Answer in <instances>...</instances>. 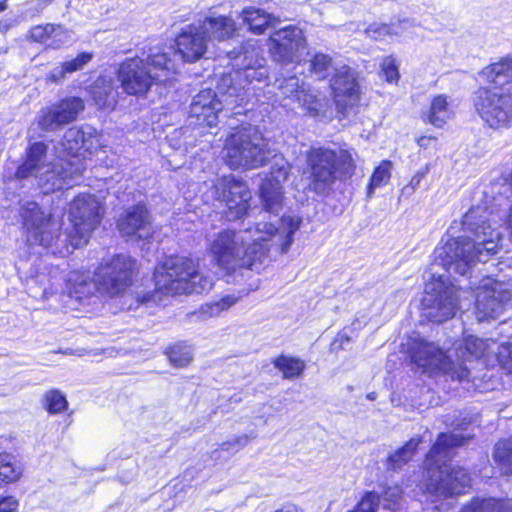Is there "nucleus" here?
Wrapping results in <instances>:
<instances>
[{
	"instance_id": "f257e3e1",
	"label": "nucleus",
	"mask_w": 512,
	"mask_h": 512,
	"mask_svg": "<svg viewBox=\"0 0 512 512\" xmlns=\"http://www.w3.org/2000/svg\"><path fill=\"white\" fill-rule=\"evenodd\" d=\"M261 215L253 227L245 230H223L210 245V252L217 265L228 274L242 270L258 269L268 257L286 253L293 243V236L300 228L299 219L284 217L281 226L266 222Z\"/></svg>"
},
{
	"instance_id": "f03ea898",
	"label": "nucleus",
	"mask_w": 512,
	"mask_h": 512,
	"mask_svg": "<svg viewBox=\"0 0 512 512\" xmlns=\"http://www.w3.org/2000/svg\"><path fill=\"white\" fill-rule=\"evenodd\" d=\"M101 205L95 196L80 194L69 205L71 229L62 237L60 225L50 214H46L34 201H27L21 207L26 242L51 250L53 254L66 255L72 249L86 244L100 223Z\"/></svg>"
},
{
	"instance_id": "7ed1b4c3",
	"label": "nucleus",
	"mask_w": 512,
	"mask_h": 512,
	"mask_svg": "<svg viewBox=\"0 0 512 512\" xmlns=\"http://www.w3.org/2000/svg\"><path fill=\"white\" fill-rule=\"evenodd\" d=\"M493 212L487 206H473L464 215L462 225L471 236L449 238L436 247L435 261L448 272L467 273L475 262H486L498 252L501 235L495 227Z\"/></svg>"
},
{
	"instance_id": "20e7f679",
	"label": "nucleus",
	"mask_w": 512,
	"mask_h": 512,
	"mask_svg": "<svg viewBox=\"0 0 512 512\" xmlns=\"http://www.w3.org/2000/svg\"><path fill=\"white\" fill-rule=\"evenodd\" d=\"M212 287V279L201 272L198 261L174 256L155 267L154 290L138 295V300L142 303H161L177 295L208 292Z\"/></svg>"
},
{
	"instance_id": "39448f33",
	"label": "nucleus",
	"mask_w": 512,
	"mask_h": 512,
	"mask_svg": "<svg viewBox=\"0 0 512 512\" xmlns=\"http://www.w3.org/2000/svg\"><path fill=\"white\" fill-rule=\"evenodd\" d=\"M228 57L232 60L233 71L221 77L217 84L220 95L228 105H243L247 98V84L263 82L268 76L265 58L256 43L247 41L239 52L231 51Z\"/></svg>"
},
{
	"instance_id": "423d86ee",
	"label": "nucleus",
	"mask_w": 512,
	"mask_h": 512,
	"mask_svg": "<svg viewBox=\"0 0 512 512\" xmlns=\"http://www.w3.org/2000/svg\"><path fill=\"white\" fill-rule=\"evenodd\" d=\"M168 52H151L147 59L128 58L117 72L123 91L129 95H144L153 84L169 82L177 72V65Z\"/></svg>"
},
{
	"instance_id": "0eeeda50",
	"label": "nucleus",
	"mask_w": 512,
	"mask_h": 512,
	"mask_svg": "<svg viewBox=\"0 0 512 512\" xmlns=\"http://www.w3.org/2000/svg\"><path fill=\"white\" fill-rule=\"evenodd\" d=\"M468 438L457 433H442L427 454V461L437 466L438 475H432L427 490L441 496L461 494L471 485L470 475L461 467L448 468L444 464L454 447L461 446Z\"/></svg>"
},
{
	"instance_id": "6e6552de",
	"label": "nucleus",
	"mask_w": 512,
	"mask_h": 512,
	"mask_svg": "<svg viewBox=\"0 0 512 512\" xmlns=\"http://www.w3.org/2000/svg\"><path fill=\"white\" fill-rule=\"evenodd\" d=\"M308 174V188L317 194H326L332 189L337 171L342 174H351L354 161L349 151L340 149L334 151L323 147H313L306 155Z\"/></svg>"
},
{
	"instance_id": "1a4fd4ad",
	"label": "nucleus",
	"mask_w": 512,
	"mask_h": 512,
	"mask_svg": "<svg viewBox=\"0 0 512 512\" xmlns=\"http://www.w3.org/2000/svg\"><path fill=\"white\" fill-rule=\"evenodd\" d=\"M266 146L261 132L244 127L227 137L222 151L223 159L231 169H256L275 156Z\"/></svg>"
},
{
	"instance_id": "9d476101",
	"label": "nucleus",
	"mask_w": 512,
	"mask_h": 512,
	"mask_svg": "<svg viewBox=\"0 0 512 512\" xmlns=\"http://www.w3.org/2000/svg\"><path fill=\"white\" fill-rule=\"evenodd\" d=\"M47 145L43 142L31 144L27 150L25 162L19 166L16 176L19 179L33 177L44 194L70 185L68 169L60 159L53 163L47 160Z\"/></svg>"
},
{
	"instance_id": "9b49d317",
	"label": "nucleus",
	"mask_w": 512,
	"mask_h": 512,
	"mask_svg": "<svg viewBox=\"0 0 512 512\" xmlns=\"http://www.w3.org/2000/svg\"><path fill=\"white\" fill-rule=\"evenodd\" d=\"M411 361L430 376L445 375L453 380L468 378L469 370L463 363L455 364L438 345L423 338L414 339L409 347Z\"/></svg>"
},
{
	"instance_id": "f8f14e48",
	"label": "nucleus",
	"mask_w": 512,
	"mask_h": 512,
	"mask_svg": "<svg viewBox=\"0 0 512 512\" xmlns=\"http://www.w3.org/2000/svg\"><path fill=\"white\" fill-rule=\"evenodd\" d=\"M136 271V261L126 254L103 258L94 277L97 291L113 298L122 295L131 285Z\"/></svg>"
},
{
	"instance_id": "ddd939ff",
	"label": "nucleus",
	"mask_w": 512,
	"mask_h": 512,
	"mask_svg": "<svg viewBox=\"0 0 512 512\" xmlns=\"http://www.w3.org/2000/svg\"><path fill=\"white\" fill-rule=\"evenodd\" d=\"M60 145L63 153L59 155L60 161L64 163L65 168L68 169L69 177L74 181L86 169L84 157L81 156L80 151L84 150L92 153L101 146V143L96 129L91 126H84L69 128L65 132Z\"/></svg>"
},
{
	"instance_id": "4468645a",
	"label": "nucleus",
	"mask_w": 512,
	"mask_h": 512,
	"mask_svg": "<svg viewBox=\"0 0 512 512\" xmlns=\"http://www.w3.org/2000/svg\"><path fill=\"white\" fill-rule=\"evenodd\" d=\"M290 172L291 165L289 162L283 156L275 155L273 157L271 171L263 178L259 187V198L262 207L266 213L274 214L272 223H275L276 226H281L278 220H281L282 217L277 218V215L284 205L283 183L287 181ZM284 217H293L299 219L301 222V219L296 216L284 215L283 218ZM269 222H271V220Z\"/></svg>"
},
{
	"instance_id": "2eb2a0df",
	"label": "nucleus",
	"mask_w": 512,
	"mask_h": 512,
	"mask_svg": "<svg viewBox=\"0 0 512 512\" xmlns=\"http://www.w3.org/2000/svg\"><path fill=\"white\" fill-rule=\"evenodd\" d=\"M474 107L489 127H507L512 122V89L479 88L475 93Z\"/></svg>"
},
{
	"instance_id": "dca6fc26",
	"label": "nucleus",
	"mask_w": 512,
	"mask_h": 512,
	"mask_svg": "<svg viewBox=\"0 0 512 512\" xmlns=\"http://www.w3.org/2000/svg\"><path fill=\"white\" fill-rule=\"evenodd\" d=\"M460 289L448 283L442 275L433 278L425 286L422 304L426 309L425 316L441 323L452 318L458 308L457 301Z\"/></svg>"
},
{
	"instance_id": "f3484780",
	"label": "nucleus",
	"mask_w": 512,
	"mask_h": 512,
	"mask_svg": "<svg viewBox=\"0 0 512 512\" xmlns=\"http://www.w3.org/2000/svg\"><path fill=\"white\" fill-rule=\"evenodd\" d=\"M512 300V285L508 282L486 278L481 281L476 294L478 321L497 318Z\"/></svg>"
},
{
	"instance_id": "a211bd4d",
	"label": "nucleus",
	"mask_w": 512,
	"mask_h": 512,
	"mask_svg": "<svg viewBox=\"0 0 512 512\" xmlns=\"http://www.w3.org/2000/svg\"><path fill=\"white\" fill-rule=\"evenodd\" d=\"M212 195L216 200L225 203L230 219H240L250 209L251 192L246 182L234 175L218 178L212 187Z\"/></svg>"
},
{
	"instance_id": "6ab92c4d",
	"label": "nucleus",
	"mask_w": 512,
	"mask_h": 512,
	"mask_svg": "<svg viewBox=\"0 0 512 512\" xmlns=\"http://www.w3.org/2000/svg\"><path fill=\"white\" fill-rule=\"evenodd\" d=\"M306 50L307 42L303 31L296 26L284 27L270 36V54L278 63L299 62Z\"/></svg>"
},
{
	"instance_id": "aec40b11",
	"label": "nucleus",
	"mask_w": 512,
	"mask_h": 512,
	"mask_svg": "<svg viewBox=\"0 0 512 512\" xmlns=\"http://www.w3.org/2000/svg\"><path fill=\"white\" fill-rule=\"evenodd\" d=\"M226 106L235 108L238 105H228L224 98L211 89H204L195 95L190 104L188 116L189 125L195 127L208 126L214 127L218 122V113Z\"/></svg>"
},
{
	"instance_id": "412c9836",
	"label": "nucleus",
	"mask_w": 512,
	"mask_h": 512,
	"mask_svg": "<svg viewBox=\"0 0 512 512\" xmlns=\"http://www.w3.org/2000/svg\"><path fill=\"white\" fill-rule=\"evenodd\" d=\"M85 108L80 97H67L43 108L38 116V125L44 131H56L75 121Z\"/></svg>"
},
{
	"instance_id": "4be33fe9",
	"label": "nucleus",
	"mask_w": 512,
	"mask_h": 512,
	"mask_svg": "<svg viewBox=\"0 0 512 512\" xmlns=\"http://www.w3.org/2000/svg\"><path fill=\"white\" fill-rule=\"evenodd\" d=\"M458 351L462 358H465L466 354L480 358L494 353L501 367L512 374V343L510 342L498 344L492 339H480L470 335L464 338Z\"/></svg>"
},
{
	"instance_id": "5701e85b",
	"label": "nucleus",
	"mask_w": 512,
	"mask_h": 512,
	"mask_svg": "<svg viewBox=\"0 0 512 512\" xmlns=\"http://www.w3.org/2000/svg\"><path fill=\"white\" fill-rule=\"evenodd\" d=\"M209 39L199 22L188 25L176 38L178 54L186 62L199 60L207 51Z\"/></svg>"
},
{
	"instance_id": "b1692460",
	"label": "nucleus",
	"mask_w": 512,
	"mask_h": 512,
	"mask_svg": "<svg viewBox=\"0 0 512 512\" xmlns=\"http://www.w3.org/2000/svg\"><path fill=\"white\" fill-rule=\"evenodd\" d=\"M335 75L331 80V88L336 105L341 109L352 107L359 100V86L356 74L348 66L335 68Z\"/></svg>"
},
{
	"instance_id": "393cba45",
	"label": "nucleus",
	"mask_w": 512,
	"mask_h": 512,
	"mask_svg": "<svg viewBox=\"0 0 512 512\" xmlns=\"http://www.w3.org/2000/svg\"><path fill=\"white\" fill-rule=\"evenodd\" d=\"M118 229L123 236H137L148 240L152 236L150 215L144 205L128 209L118 220Z\"/></svg>"
},
{
	"instance_id": "a878e982",
	"label": "nucleus",
	"mask_w": 512,
	"mask_h": 512,
	"mask_svg": "<svg viewBox=\"0 0 512 512\" xmlns=\"http://www.w3.org/2000/svg\"><path fill=\"white\" fill-rule=\"evenodd\" d=\"M209 41H227L234 37L237 24L231 16L209 13L203 20L198 21Z\"/></svg>"
},
{
	"instance_id": "bb28decb",
	"label": "nucleus",
	"mask_w": 512,
	"mask_h": 512,
	"mask_svg": "<svg viewBox=\"0 0 512 512\" xmlns=\"http://www.w3.org/2000/svg\"><path fill=\"white\" fill-rule=\"evenodd\" d=\"M479 75L485 82L495 86L512 83V54L497 58L485 66Z\"/></svg>"
},
{
	"instance_id": "cd10ccee",
	"label": "nucleus",
	"mask_w": 512,
	"mask_h": 512,
	"mask_svg": "<svg viewBox=\"0 0 512 512\" xmlns=\"http://www.w3.org/2000/svg\"><path fill=\"white\" fill-rule=\"evenodd\" d=\"M90 94L100 108L113 109L117 103V91L112 77H98L90 87Z\"/></svg>"
},
{
	"instance_id": "c85d7f7f",
	"label": "nucleus",
	"mask_w": 512,
	"mask_h": 512,
	"mask_svg": "<svg viewBox=\"0 0 512 512\" xmlns=\"http://www.w3.org/2000/svg\"><path fill=\"white\" fill-rule=\"evenodd\" d=\"M453 114L448 97L438 95L432 99L430 107L428 111L424 113L423 117L426 122L437 128H441L453 117Z\"/></svg>"
},
{
	"instance_id": "c756f323",
	"label": "nucleus",
	"mask_w": 512,
	"mask_h": 512,
	"mask_svg": "<svg viewBox=\"0 0 512 512\" xmlns=\"http://www.w3.org/2000/svg\"><path fill=\"white\" fill-rule=\"evenodd\" d=\"M97 291L95 279L91 281L87 275L73 272L69 278L68 293L70 298L82 303Z\"/></svg>"
},
{
	"instance_id": "7c9ffc66",
	"label": "nucleus",
	"mask_w": 512,
	"mask_h": 512,
	"mask_svg": "<svg viewBox=\"0 0 512 512\" xmlns=\"http://www.w3.org/2000/svg\"><path fill=\"white\" fill-rule=\"evenodd\" d=\"M411 27V23L408 20H399L395 23L381 24L372 23L366 30L365 34L374 40H384L386 37L402 36L404 32Z\"/></svg>"
},
{
	"instance_id": "2f4dec72",
	"label": "nucleus",
	"mask_w": 512,
	"mask_h": 512,
	"mask_svg": "<svg viewBox=\"0 0 512 512\" xmlns=\"http://www.w3.org/2000/svg\"><path fill=\"white\" fill-rule=\"evenodd\" d=\"M241 17L244 23L249 26V29L255 34H262L266 28L272 25L275 17L262 9L249 7L241 12Z\"/></svg>"
},
{
	"instance_id": "473e14b6",
	"label": "nucleus",
	"mask_w": 512,
	"mask_h": 512,
	"mask_svg": "<svg viewBox=\"0 0 512 512\" xmlns=\"http://www.w3.org/2000/svg\"><path fill=\"white\" fill-rule=\"evenodd\" d=\"M295 102L298 103L305 113L312 116L322 114L327 106V99L324 96L319 97V95L306 87L300 90V94H297Z\"/></svg>"
},
{
	"instance_id": "72a5a7b5",
	"label": "nucleus",
	"mask_w": 512,
	"mask_h": 512,
	"mask_svg": "<svg viewBox=\"0 0 512 512\" xmlns=\"http://www.w3.org/2000/svg\"><path fill=\"white\" fill-rule=\"evenodd\" d=\"M22 476V467L15 456L10 453H0V487L17 482Z\"/></svg>"
},
{
	"instance_id": "f704fd0d",
	"label": "nucleus",
	"mask_w": 512,
	"mask_h": 512,
	"mask_svg": "<svg viewBox=\"0 0 512 512\" xmlns=\"http://www.w3.org/2000/svg\"><path fill=\"white\" fill-rule=\"evenodd\" d=\"M462 512H512V499H475Z\"/></svg>"
},
{
	"instance_id": "c9c22d12",
	"label": "nucleus",
	"mask_w": 512,
	"mask_h": 512,
	"mask_svg": "<svg viewBox=\"0 0 512 512\" xmlns=\"http://www.w3.org/2000/svg\"><path fill=\"white\" fill-rule=\"evenodd\" d=\"M238 299V297L233 295H226L219 301L202 305L194 315L200 320H207L208 318L216 317L220 315L221 312L228 310L230 307L235 305Z\"/></svg>"
},
{
	"instance_id": "e433bc0d",
	"label": "nucleus",
	"mask_w": 512,
	"mask_h": 512,
	"mask_svg": "<svg viewBox=\"0 0 512 512\" xmlns=\"http://www.w3.org/2000/svg\"><path fill=\"white\" fill-rule=\"evenodd\" d=\"M493 459L503 474H512V439L496 443Z\"/></svg>"
},
{
	"instance_id": "4c0bfd02",
	"label": "nucleus",
	"mask_w": 512,
	"mask_h": 512,
	"mask_svg": "<svg viewBox=\"0 0 512 512\" xmlns=\"http://www.w3.org/2000/svg\"><path fill=\"white\" fill-rule=\"evenodd\" d=\"M273 363L283 373L285 379L298 378L305 369L304 361L293 357L280 356Z\"/></svg>"
},
{
	"instance_id": "58836bf2",
	"label": "nucleus",
	"mask_w": 512,
	"mask_h": 512,
	"mask_svg": "<svg viewBox=\"0 0 512 512\" xmlns=\"http://www.w3.org/2000/svg\"><path fill=\"white\" fill-rule=\"evenodd\" d=\"M420 442L421 439L419 438L409 440L402 448L389 456L387 460L388 467L393 470L400 469L413 457Z\"/></svg>"
},
{
	"instance_id": "ea45409f",
	"label": "nucleus",
	"mask_w": 512,
	"mask_h": 512,
	"mask_svg": "<svg viewBox=\"0 0 512 512\" xmlns=\"http://www.w3.org/2000/svg\"><path fill=\"white\" fill-rule=\"evenodd\" d=\"M393 164L391 161L384 160L375 168L368 186V197H371L374 189L379 188L388 183L391 177Z\"/></svg>"
},
{
	"instance_id": "a19ab883",
	"label": "nucleus",
	"mask_w": 512,
	"mask_h": 512,
	"mask_svg": "<svg viewBox=\"0 0 512 512\" xmlns=\"http://www.w3.org/2000/svg\"><path fill=\"white\" fill-rule=\"evenodd\" d=\"M43 402L45 409L51 414L61 413L68 405L66 397L57 389L47 391L44 395Z\"/></svg>"
},
{
	"instance_id": "79ce46f5",
	"label": "nucleus",
	"mask_w": 512,
	"mask_h": 512,
	"mask_svg": "<svg viewBox=\"0 0 512 512\" xmlns=\"http://www.w3.org/2000/svg\"><path fill=\"white\" fill-rule=\"evenodd\" d=\"M310 69L318 79L326 78L333 69L332 59L326 54L318 53L312 58Z\"/></svg>"
},
{
	"instance_id": "37998d69",
	"label": "nucleus",
	"mask_w": 512,
	"mask_h": 512,
	"mask_svg": "<svg viewBox=\"0 0 512 512\" xmlns=\"http://www.w3.org/2000/svg\"><path fill=\"white\" fill-rule=\"evenodd\" d=\"M380 505V495L375 491H366L357 505L347 512H377Z\"/></svg>"
},
{
	"instance_id": "c03bdc74",
	"label": "nucleus",
	"mask_w": 512,
	"mask_h": 512,
	"mask_svg": "<svg viewBox=\"0 0 512 512\" xmlns=\"http://www.w3.org/2000/svg\"><path fill=\"white\" fill-rule=\"evenodd\" d=\"M170 362L176 367H184L192 360V353L188 346L178 344L168 351Z\"/></svg>"
},
{
	"instance_id": "a18cd8bd",
	"label": "nucleus",
	"mask_w": 512,
	"mask_h": 512,
	"mask_svg": "<svg viewBox=\"0 0 512 512\" xmlns=\"http://www.w3.org/2000/svg\"><path fill=\"white\" fill-rule=\"evenodd\" d=\"M302 88H305V85L296 76H292L285 79L279 86L282 95L285 98L290 99L294 102L297 99V94H300V90Z\"/></svg>"
},
{
	"instance_id": "49530a36",
	"label": "nucleus",
	"mask_w": 512,
	"mask_h": 512,
	"mask_svg": "<svg viewBox=\"0 0 512 512\" xmlns=\"http://www.w3.org/2000/svg\"><path fill=\"white\" fill-rule=\"evenodd\" d=\"M403 491L400 486H387L384 487L380 495V500H383V507L386 509L394 510V506L401 500Z\"/></svg>"
},
{
	"instance_id": "de8ad7c7",
	"label": "nucleus",
	"mask_w": 512,
	"mask_h": 512,
	"mask_svg": "<svg viewBox=\"0 0 512 512\" xmlns=\"http://www.w3.org/2000/svg\"><path fill=\"white\" fill-rule=\"evenodd\" d=\"M73 32L61 25H54L53 33H51L49 47L58 49L72 40Z\"/></svg>"
},
{
	"instance_id": "09e8293b",
	"label": "nucleus",
	"mask_w": 512,
	"mask_h": 512,
	"mask_svg": "<svg viewBox=\"0 0 512 512\" xmlns=\"http://www.w3.org/2000/svg\"><path fill=\"white\" fill-rule=\"evenodd\" d=\"M93 58V54L89 52H83L76 58L63 62L65 69L68 74L82 70Z\"/></svg>"
},
{
	"instance_id": "8fccbe9b",
	"label": "nucleus",
	"mask_w": 512,
	"mask_h": 512,
	"mask_svg": "<svg viewBox=\"0 0 512 512\" xmlns=\"http://www.w3.org/2000/svg\"><path fill=\"white\" fill-rule=\"evenodd\" d=\"M54 24L35 26L30 31V38L35 42H48L53 33Z\"/></svg>"
},
{
	"instance_id": "3c124183",
	"label": "nucleus",
	"mask_w": 512,
	"mask_h": 512,
	"mask_svg": "<svg viewBox=\"0 0 512 512\" xmlns=\"http://www.w3.org/2000/svg\"><path fill=\"white\" fill-rule=\"evenodd\" d=\"M381 67L388 82L397 81L399 79V72L394 58H384Z\"/></svg>"
},
{
	"instance_id": "603ef678",
	"label": "nucleus",
	"mask_w": 512,
	"mask_h": 512,
	"mask_svg": "<svg viewBox=\"0 0 512 512\" xmlns=\"http://www.w3.org/2000/svg\"><path fill=\"white\" fill-rule=\"evenodd\" d=\"M19 501L14 496H0V512H16Z\"/></svg>"
},
{
	"instance_id": "864d4df0",
	"label": "nucleus",
	"mask_w": 512,
	"mask_h": 512,
	"mask_svg": "<svg viewBox=\"0 0 512 512\" xmlns=\"http://www.w3.org/2000/svg\"><path fill=\"white\" fill-rule=\"evenodd\" d=\"M67 74H68V72L65 69V65H64V63H62L60 66H57V67L52 69V71L50 72L48 78L52 82L57 83V82H60L63 79H65Z\"/></svg>"
},
{
	"instance_id": "5fc2aeb1",
	"label": "nucleus",
	"mask_w": 512,
	"mask_h": 512,
	"mask_svg": "<svg viewBox=\"0 0 512 512\" xmlns=\"http://www.w3.org/2000/svg\"><path fill=\"white\" fill-rule=\"evenodd\" d=\"M274 512H302V509L295 504L286 503Z\"/></svg>"
},
{
	"instance_id": "6e6d98bb",
	"label": "nucleus",
	"mask_w": 512,
	"mask_h": 512,
	"mask_svg": "<svg viewBox=\"0 0 512 512\" xmlns=\"http://www.w3.org/2000/svg\"><path fill=\"white\" fill-rule=\"evenodd\" d=\"M435 140L436 138L432 136H421L418 138L417 143L421 148H427L429 147L430 143Z\"/></svg>"
},
{
	"instance_id": "4d7b16f0",
	"label": "nucleus",
	"mask_w": 512,
	"mask_h": 512,
	"mask_svg": "<svg viewBox=\"0 0 512 512\" xmlns=\"http://www.w3.org/2000/svg\"><path fill=\"white\" fill-rule=\"evenodd\" d=\"M249 443V437L247 435L239 436L235 439L233 445L237 446V449L245 447Z\"/></svg>"
},
{
	"instance_id": "13d9d810",
	"label": "nucleus",
	"mask_w": 512,
	"mask_h": 512,
	"mask_svg": "<svg viewBox=\"0 0 512 512\" xmlns=\"http://www.w3.org/2000/svg\"><path fill=\"white\" fill-rule=\"evenodd\" d=\"M421 181L418 180V178H416V176L414 175L412 178H411V181L409 183V187L411 188L412 191L416 190L417 187H419Z\"/></svg>"
},
{
	"instance_id": "bf43d9fd",
	"label": "nucleus",
	"mask_w": 512,
	"mask_h": 512,
	"mask_svg": "<svg viewBox=\"0 0 512 512\" xmlns=\"http://www.w3.org/2000/svg\"><path fill=\"white\" fill-rule=\"evenodd\" d=\"M427 172H428V169L426 168V169H424L422 171H418L415 174V176H416V178H418L419 181H422V179L426 176Z\"/></svg>"
},
{
	"instance_id": "052dcab7",
	"label": "nucleus",
	"mask_w": 512,
	"mask_h": 512,
	"mask_svg": "<svg viewBox=\"0 0 512 512\" xmlns=\"http://www.w3.org/2000/svg\"><path fill=\"white\" fill-rule=\"evenodd\" d=\"M505 181H506V185L508 186V188L512 189V173L510 174L508 179H505Z\"/></svg>"
},
{
	"instance_id": "680f3d73",
	"label": "nucleus",
	"mask_w": 512,
	"mask_h": 512,
	"mask_svg": "<svg viewBox=\"0 0 512 512\" xmlns=\"http://www.w3.org/2000/svg\"><path fill=\"white\" fill-rule=\"evenodd\" d=\"M6 9V5L4 2H0V12L4 11Z\"/></svg>"
},
{
	"instance_id": "e2e57ef3",
	"label": "nucleus",
	"mask_w": 512,
	"mask_h": 512,
	"mask_svg": "<svg viewBox=\"0 0 512 512\" xmlns=\"http://www.w3.org/2000/svg\"><path fill=\"white\" fill-rule=\"evenodd\" d=\"M230 445H231L230 443H224L223 444V449L230 450V447H229Z\"/></svg>"
},
{
	"instance_id": "0e129e2a",
	"label": "nucleus",
	"mask_w": 512,
	"mask_h": 512,
	"mask_svg": "<svg viewBox=\"0 0 512 512\" xmlns=\"http://www.w3.org/2000/svg\"><path fill=\"white\" fill-rule=\"evenodd\" d=\"M48 2H51L52 0H47Z\"/></svg>"
}]
</instances>
